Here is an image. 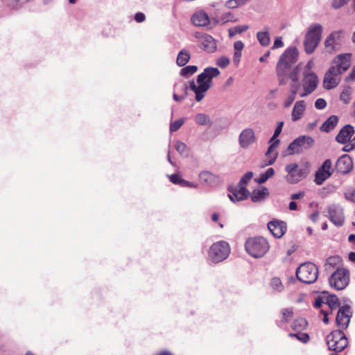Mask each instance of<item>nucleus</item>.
Here are the masks:
<instances>
[{
  "label": "nucleus",
  "mask_w": 355,
  "mask_h": 355,
  "mask_svg": "<svg viewBox=\"0 0 355 355\" xmlns=\"http://www.w3.org/2000/svg\"><path fill=\"white\" fill-rule=\"evenodd\" d=\"M253 178V173L248 171L245 173L240 179L236 186H229L227 188L230 192L228 196L230 200H248L250 191L247 189L246 186Z\"/></svg>",
  "instance_id": "3"
},
{
  "label": "nucleus",
  "mask_w": 355,
  "mask_h": 355,
  "mask_svg": "<svg viewBox=\"0 0 355 355\" xmlns=\"http://www.w3.org/2000/svg\"><path fill=\"white\" fill-rule=\"evenodd\" d=\"M255 141L256 137L253 130L251 128L243 130L239 135V145L243 148H248L250 145L254 144Z\"/></svg>",
  "instance_id": "18"
},
{
  "label": "nucleus",
  "mask_w": 355,
  "mask_h": 355,
  "mask_svg": "<svg viewBox=\"0 0 355 355\" xmlns=\"http://www.w3.org/2000/svg\"><path fill=\"white\" fill-rule=\"evenodd\" d=\"M349 0H333L332 6L335 9H338L343 6Z\"/></svg>",
  "instance_id": "52"
},
{
  "label": "nucleus",
  "mask_w": 355,
  "mask_h": 355,
  "mask_svg": "<svg viewBox=\"0 0 355 355\" xmlns=\"http://www.w3.org/2000/svg\"><path fill=\"white\" fill-rule=\"evenodd\" d=\"M341 31H334L327 36L324 44L327 52L332 53L339 51Z\"/></svg>",
  "instance_id": "15"
},
{
  "label": "nucleus",
  "mask_w": 355,
  "mask_h": 355,
  "mask_svg": "<svg viewBox=\"0 0 355 355\" xmlns=\"http://www.w3.org/2000/svg\"><path fill=\"white\" fill-rule=\"evenodd\" d=\"M350 94H351L350 88L347 87L340 94V98L341 101H343L345 103H348L350 100Z\"/></svg>",
  "instance_id": "44"
},
{
  "label": "nucleus",
  "mask_w": 355,
  "mask_h": 355,
  "mask_svg": "<svg viewBox=\"0 0 355 355\" xmlns=\"http://www.w3.org/2000/svg\"><path fill=\"white\" fill-rule=\"evenodd\" d=\"M337 59V64L331 67L324 75L323 86L326 89L336 87L340 82V75L346 71L350 66L349 55H340Z\"/></svg>",
  "instance_id": "1"
},
{
  "label": "nucleus",
  "mask_w": 355,
  "mask_h": 355,
  "mask_svg": "<svg viewBox=\"0 0 355 355\" xmlns=\"http://www.w3.org/2000/svg\"><path fill=\"white\" fill-rule=\"evenodd\" d=\"M327 304L333 310L338 306V299L336 295H331L328 297Z\"/></svg>",
  "instance_id": "43"
},
{
  "label": "nucleus",
  "mask_w": 355,
  "mask_h": 355,
  "mask_svg": "<svg viewBox=\"0 0 355 355\" xmlns=\"http://www.w3.org/2000/svg\"><path fill=\"white\" fill-rule=\"evenodd\" d=\"M169 179L171 182H173L175 184H180L181 185L182 178L179 176L178 174H173L169 176Z\"/></svg>",
  "instance_id": "50"
},
{
  "label": "nucleus",
  "mask_w": 355,
  "mask_h": 355,
  "mask_svg": "<svg viewBox=\"0 0 355 355\" xmlns=\"http://www.w3.org/2000/svg\"><path fill=\"white\" fill-rule=\"evenodd\" d=\"M283 125H284V122H282V121L279 122V123L275 130L273 136L270 139L269 142H272L273 141H275L276 139H277V137L280 135V133L282 130Z\"/></svg>",
  "instance_id": "46"
},
{
  "label": "nucleus",
  "mask_w": 355,
  "mask_h": 355,
  "mask_svg": "<svg viewBox=\"0 0 355 355\" xmlns=\"http://www.w3.org/2000/svg\"><path fill=\"white\" fill-rule=\"evenodd\" d=\"M349 270L338 268L329 278V284L336 290H343L349 284Z\"/></svg>",
  "instance_id": "9"
},
{
  "label": "nucleus",
  "mask_w": 355,
  "mask_h": 355,
  "mask_svg": "<svg viewBox=\"0 0 355 355\" xmlns=\"http://www.w3.org/2000/svg\"><path fill=\"white\" fill-rule=\"evenodd\" d=\"M191 21L195 26H205L209 24V18L205 12H198L193 15Z\"/></svg>",
  "instance_id": "24"
},
{
  "label": "nucleus",
  "mask_w": 355,
  "mask_h": 355,
  "mask_svg": "<svg viewBox=\"0 0 355 355\" xmlns=\"http://www.w3.org/2000/svg\"><path fill=\"white\" fill-rule=\"evenodd\" d=\"M283 46H284V42H282V38L281 37H277L275 40V42H274L273 46H272V49H275L281 48Z\"/></svg>",
  "instance_id": "58"
},
{
  "label": "nucleus",
  "mask_w": 355,
  "mask_h": 355,
  "mask_svg": "<svg viewBox=\"0 0 355 355\" xmlns=\"http://www.w3.org/2000/svg\"><path fill=\"white\" fill-rule=\"evenodd\" d=\"M270 145L268 148V150L266 153V155L268 156L275 148H277L279 146L280 141L279 139H276L275 141H273L272 142H270Z\"/></svg>",
  "instance_id": "48"
},
{
  "label": "nucleus",
  "mask_w": 355,
  "mask_h": 355,
  "mask_svg": "<svg viewBox=\"0 0 355 355\" xmlns=\"http://www.w3.org/2000/svg\"><path fill=\"white\" fill-rule=\"evenodd\" d=\"M197 83L199 85L198 89L202 91H207L211 87V82L206 78L203 73L198 76Z\"/></svg>",
  "instance_id": "29"
},
{
  "label": "nucleus",
  "mask_w": 355,
  "mask_h": 355,
  "mask_svg": "<svg viewBox=\"0 0 355 355\" xmlns=\"http://www.w3.org/2000/svg\"><path fill=\"white\" fill-rule=\"evenodd\" d=\"M198 70V67L195 65H190L181 69L180 74L183 76H188L195 73Z\"/></svg>",
  "instance_id": "38"
},
{
  "label": "nucleus",
  "mask_w": 355,
  "mask_h": 355,
  "mask_svg": "<svg viewBox=\"0 0 355 355\" xmlns=\"http://www.w3.org/2000/svg\"><path fill=\"white\" fill-rule=\"evenodd\" d=\"M288 336L290 337H295L297 340H299L300 341H301L303 343H306L309 340V336L306 333H300V332H298L296 334L290 333L288 334Z\"/></svg>",
  "instance_id": "39"
},
{
  "label": "nucleus",
  "mask_w": 355,
  "mask_h": 355,
  "mask_svg": "<svg viewBox=\"0 0 355 355\" xmlns=\"http://www.w3.org/2000/svg\"><path fill=\"white\" fill-rule=\"evenodd\" d=\"M220 21L223 23V24H225L228 21H233V22H235L236 21V19L234 16V15L230 12H225L224 13L221 17H220Z\"/></svg>",
  "instance_id": "41"
},
{
  "label": "nucleus",
  "mask_w": 355,
  "mask_h": 355,
  "mask_svg": "<svg viewBox=\"0 0 355 355\" xmlns=\"http://www.w3.org/2000/svg\"><path fill=\"white\" fill-rule=\"evenodd\" d=\"M299 87H296L295 85L290 87V94L284 102V106L285 107H288L291 105L296 98V95H299Z\"/></svg>",
  "instance_id": "27"
},
{
  "label": "nucleus",
  "mask_w": 355,
  "mask_h": 355,
  "mask_svg": "<svg viewBox=\"0 0 355 355\" xmlns=\"http://www.w3.org/2000/svg\"><path fill=\"white\" fill-rule=\"evenodd\" d=\"M352 315V312L349 306L345 305L341 306L338 311L336 318L337 326L343 329H347Z\"/></svg>",
  "instance_id": "14"
},
{
  "label": "nucleus",
  "mask_w": 355,
  "mask_h": 355,
  "mask_svg": "<svg viewBox=\"0 0 355 355\" xmlns=\"http://www.w3.org/2000/svg\"><path fill=\"white\" fill-rule=\"evenodd\" d=\"M307 326V322L304 318H300L298 319H296L293 323H292V328L293 330L296 331H300L301 330L304 329Z\"/></svg>",
  "instance_id": "35"
},
{
  "label": "nucleus",
  "mask_w": 355,
  "mask_h": 355,
  "mask_svg": "<svg viewBox=\"0 0 355 355\" xmlns=\"http://www.w3.org/2000/svg\"><path fill=\"white\" fill-rule=\"evenodd\" d=\"M230 253L229 244L223 241L214 243L209 249V259L214 262L218 263L227 258Z\"/></svg>",
  "instance_id": "8"
},
{
  "label": "nucleus",
  "mask_w": 355,
  "mask_h": 355,
  "mask_svg": "<svg viewBox=\"0 0 355 355\" xmlns=\"http://www.w3.org/2000/svg\"><path fill=\"white\" fill-rule=\"evenodd\" d=\"M285 170L287 173L286 180L291 184H295L304 178L308 174V170L306 168H299L295 163L290 164L286 166Z\"/></svg>",
  "instance_id": "12"
},
{
  "label": "nucleus",
  "mask_w": 355,
  "mask_h": 355,
  "mask_svg": "<svg viewBox=\"0 0 355 355\" xmlns=\"http://www.w3.org/2000/svg\"><path fill=\"white\" fill-rule=\"evenodd\" d=\"M146 19L145 15L142 12H137L135 15V20L137 22L141 23L143 22Z\"/></svg>",
  "instance_id": "57"
},
{
  "label": "nucleus",
  "mask_w": 355,
  "mask_h": 355,
  "mask_svg": "<svg viewBox=\"0 0 355 355\" xmlns=\"http://www.w3.org/2000/svg\"><path fill=\"white\" fill-rule=\"evenodd\" d=\"M194 120L195 122L200 125H207L211 123L209 116L203 113L196 114Z\"/></svg>",
  "instance_id": "32"
},
{
  "label": "nucleus",
  "mask_w": 355,
  "mask_h": 355,
  "mask_svg": "<svg viewBox=\"0 0 355 355\" xmlns=\"http://www.w3.org/2000/svg\"><path fill=\"white\" fill-rule=\"evenodd\" d=\"M325 216L336 226H342L344 223L345 216L343 209L337 205L332 204L329 206Z\"/></svg>",
  "instance_id": "13"
},
{
  "label": "nucleus",
  "mask_w": 355,
  "mask_h": 355,
  "mask_svg": "<svg viewBox=\"0 0 355 355\" xmlns=\"http://www.w3.org/2000/svg\"><path fill=\"white\" fill-rule=\"evenodd\" d=\"M216 64L221 68H225L230 64V59L227 57H220L217 60Z\"/></svg>",
  "instance_id": "47"
},
{
  "label": "nucleus",
  "mask_w": 355,
  "mask_h": 355,
  "mask_svg": "<svg viewBox=\"0 0 355 355\" xmlns=\"http://www.w3.org/2000/svg\"><path fill=\"white\" fill-rule=\"evenodd\" d=\"M254 180L256 182L261 184L266 182L268 180V178H266V175L263 173H262L259 175V178H256Z\"/></svg>",
  "instance_id": "60"
},
{
  "label": "nucleus",
  "mask_w": 355,
  "mask_h": 355,
  "mask_svg": "<svg viewBox=\"0 0 355 355\" xmlns=\"http://www.w3.org/2000/svg\"><path fill=\"white\" fill-rule=\"evenodd\" d=\"M319 211L318 210H316L315 211H313L311 215H310V219L315 223L318 221V218H319Z\"/></svg>",
  "instance_id": "63"
},
{
  "label": "nucleus",
  "mask_w": 355,
  "mask_h": 355,
  "mask_svg": "<svg viewBox=\"0 0 355 355\" xmlns=\"http://www.w3.org/2000/svg\"><path fill=\"white\" fill-rule=\"evenodd\" d=\"M190 53L186 49H182L177 57L176 63L180 67L185 66L190 60Z\"/></svg>",
  "instance_id": "28"
},
{
  "label": "nucleus",
  "mask_w": 355,
  "mask_h": 355,
  "mask_svg": "<svg viewBox=\"0 0 355 355\" xmlns=\"http://www.w3.org/2000/svg\"><path fill=\"white\" fill-rule=\"evenodd\" d=\"M297 49L293 46L288 48L280 56L276 67L279 85L286 83L288 71L291 66L297 62Z\"/></svg>",
  "instance_id": "2"
},
{
  "label": "nucleus",
  "mask_w": 355,
  "mask_h": 355,
  "mask_svg": "<svg viewBox=\"0 0 355 355\" xmlns=\"http://www.w3.org/2000/svg\"><path fill=\"white\" fill-rule=\"evenodd\" d=\"M345 197L347 200H354V198L355 199V188L349 189L345 193Z\"/></svg>",
  "instance_id": "54"
},
{
  "label": "nucleus",
  "mask_w": 355,
  "mask_h": 355,
  "mask_svg": "<svg viewBox=\"0 0 355 355\" xmlns=\"http://www.w3.org/2000/svg\"><path fill=\"white\" fill-rule=\"evenodd\" d=\"M299 71L300 68L298 66L295 67L294 69L290 73L289 78L291 80V83L290 84V87L293 85H295L296 87H299L298 84L299 83Z\"/></svg>",
  "instance_id": "37"
},
{
  "label": "nucleus",
  "mask_w": 355,
  "mask_h": 355,
  "mask_svg": "<svg viewBox=\"0 0 355 355\" xmlns=\"http://www.w3.org/2000/svg\"><path fill=\"white\" fill-rule=\"evenodd\" d=\"M225 6L229 9H234L239 7L237 0H228L225 2Z\"/></svg>",
  "instance_id": "51"
},
{
  "label": "nucleus",
  "mask_w": 355,
  "mask_h": 355,
  "mask_svg": "<svg viewBox=\"0 0 355 355\" xmlns=\"http://www.w3.org/2000/svg\"><path fill=\"white\" fill-rule=\"evenodd\" d=\"M306 105L304 101H297L292 111V119L293 121L300 120L305 111Z\"/></svg>",
  "instance_id": "23"
},
{
  "label": "nucleus",
  "mask_w": 355,
  "mask_h": 355,
  "mask_svg": "<svg viewBox=\"0 0 355 355\" xmlns=\"http://www.w3.org/2000/svg\"><path fill=\"white\" fill-rule=\"evenodd\" d=\"M314 139L309 136H300L295 139L288 146V155H293L295 153H300L305 150H307L313 146Z\"/></svg>",
  "instance_id": "11"
},
{
  "label": "nucleus",
  "mask_w": 355,
  "mask_h": 355,
  "mask_svg": "<svg viewBox=\"0 0 355 355\" xmlns=\"http://www.w3.org/2000/svg\"><path fill=\"white\" fill-rule=\"evenodd\" d=\"M355 81V66L353 67L352 72L345 78V81Z\"/></svg>",
  "instance_id": "62"
},
{
  "label": "nucleus",
  "mask_w": 355,
  "mask_h": 355,
  "mask_svg": "<svg viewBox=\"0 0 355 355\" xmlns=\"http://www.w3.org/2000/svg\"><path fill=\"white\" fill-rule=\"evenodd\" d=\"M246 252L254 258H261L268 251L270 246L262 236L251 237L245 243Z\"/></svg>",
  "instance_id": "5"
},
{
  "label": "nucleus",
  "mask_w": 355,
  "mask_h": 355,
  "mask_svg": "<svg viewBox=\"0 0 355 355\" xmlns=\"http://www.w3.org/2000/svg\"><path fill=\"white\" fill-rule=\"evenodd\" d=\"M340 257L337 256L329 257L324 264L325 271L331 270L340 262Z\"/></svg>",
  "instance_id": "33"
},
{
  "label": "nucleus",
  "mask_w": 355,
  "mask_h": 355,
  "mask_svg": "<svg viewBox=\"0 0 355 355\" xmlns=\"http://www.w3.org/2000/svg\"><path fill=\"white\" fill-rule=\"evenodd\" d=\"M318 83V77L314 72H304L301 84H298L300 97H305L313 93L316 89Z\"/></svg>",
  "instance_id": "7"
},
{
  "label": "nucleus",
  "mask_w": 355,
  "mask_h": 355,
  "mask_svg": "<svg viewBox=\"0 0 355 355\" xmlns=\"http://www.w3.org/2000/svg\"><path fill=\"white\" fill-rule=\"evenodd\" d=\"M336 170L340 173H349L353 167L351 157L348 155H342L336 162Z\"/></svg>",
  "instance_id": "19"
},
{
  "label": "nucleus",
  "mask_w": 355,
  "mask_h": 355,
  "mask_svg": "<svg viewBox=\"0 0 355 355\" xmlns=\"http://www.w3.org/2000/svg\"><path fill=\"white\" fill-rule=\"evenodd\" d=\"M263 174L266 175V178H268V180L272 177L275 174V170L272 168H268L265 173H263Z\"/></svg>",
  "instance_id": "64"
},
{
  "label": "nucleus",
  "mask_w": 355,
  "mask_h": 355,
  "mask_svg": "<svg viewBox=\"0 0 355 355\" xmlns=\"http://www.w3.org/2000/svg\"><path fill=\"white\" fill-rule=\"evenodd\" d=\"M270 287L273 292L279 293L283 291L284 286L279 277H273L270 281Z\"/></svg>",
  "instance_id": "31"
},
{
  "label": "nucleus",
  "mask_w": 355,
  "mask_h": 355,
  "mask_svg": "<svg viewBox=\"0 0 355 355\" xmlns=\"http://www.w3.org/2000/svg\"><path fill=\"white\" fill-rule=\"evenodd\" d=\"M249 26L248 25H239L228 30V34L230 37H233L237 34H241L243 32L248 30Z\"/></svg>",
  "instance_id": "34"
},
{
  "label": "nucleus",
  "mask_w": 355,
  "mask_h": 355,
  "mask_svg": "<svg viewBox=\"0 0 355 355\" xmlns=\"http://www.w3.org/2000/svg\"><path fill=\"white\" fill-rule=\"evenodd\" d=\"M268 229L275 238H281L286 232V225L284 221L274 220L268 223Z\"/></svg>",
  "instance_id": "17"
},
{
  "label": "nucleus",
  "mask_w": 355,
  "mask_h": 355,
  "mask_svg": "<svg viewBox=\"0 0 355 355\" xmlns=\"http://www.w3.org/2000/svg\"><path fill=\"white\" fill-rule=\"evenodd\" d=\"M199 180L201 184L207 186H214L220 182L218 176L209 171L201 172L199 174Z\"/></svg>",
  "instance_id": "21"
},
{
  "label": "nucleus",
  "mask_w": 355,
  "mask_h": 355,
  "mask_svg": "<svg viewBox=\"0 0 355 355\" xmlns=\"http://www.w3.org/2000/svg\"><path fill=\"white\" fill-rule=\"evenodd\" d=\"M305 196V193L304 191H299L297 193H293L291 195V200H298V199H300V198H302Z\"/></svg>",
  "instance_id": "56"
},
{
  "label": "nucleus",
  "mask_w": 355,
  "mask_h": 355,
  "mask_svg": "<svg viewBox=\"0 0 355 355\" xmlns=\"http://www.w3.org/2000/svg\"><path fill=\"white\" fill-rule=\"evenodd\" d=\"M323 27L320 24H311L305 34L304 40V51L307 54L314 52L320 42Z\"/></svg>",
  "instance_id": "4"
},
{
  "label": "nucleus",
  "mask_w": 355,
  "mask_h": 355,
  "mask_svg": "<svg viewBox=\"0 0 355 355\" xmlns=\"http://www.w3.org/2000/svg\"><path fill=\"white\" fill-rule=\"evenodd\" d=\"M338 122V117L336 115H331L321 125L320 130L325 132H329L337 125Z\"/></svg>",
  "instance_id": "26"
},
{
  "label": "nucleus",
  "mask_w": 355,
  "mask_h": 355,
  "mask_svg": "<svg viewBox=\"0 0 355 355\" xmlns=\"http://www.w3.org/2000/svg\"><path fill=\"white\" fill-rule=\"evenodd\" d=\"M180 89L184 92V94L182 96H178L177 94L173 93V99L177 102H180L183 99L185 98L187 94V89L188 87L186 83L182 84L180 85Z\"/></svg>",
  "instance_id": "40"
},
{
  "label": "nucleus",
  "mask_w": 355,
  "mask_h": 355,
  "mask_svg": "<svg viewBox=\"0 0 355 355\" xmlns=\"http://www.w3.org/2000/svg\"><path fill=\"white\" fill-rule=\"evenodd\" d=\"M243 47H244V44L241 41H236L234 42V48L235 51L241 52Z\"/></svg>",
  "instance_id": "59"
},
{
  "label": "nucleus",
  "mask_w": 355,
  "mask_h": 355,
  "mask_svg": "<svg viewBox=\"0 0 355 355\" xmlns=\"http://www.w3.org/2000/svg\"><path fill=\"white\" fill-rule=\"evenodd\" d=\"M269 191L265 187H259L254 189L249 196L251 200H262L268 198Z\"/></svg>",
  "instance_id": "25"
},
{
  "label": "nucleus",
  "mask_w": 355,
  "mask_h": 355,
  "mask_svg": "<svg viewBox=\"0 0 355 355\" xmlns=\"http://www.w3.org/2000/svg\"><path fill=\"white\" fill-rule=\"evenodd\" d=\"M175 150L181 155H183L187 149V145L181 141H178L175 143Z\"/></svg>",
  "instance_id": "45"
},
{
  "label": "nucleus",
  "mask_w": 355,
  "mask_h": 355,
  "mask_svg": "<svg viewBox=\"0 0 355 355\" xmlns=\"http://www.w3.org/2000/svg\"><path fill=\"white\" fill-rule=\"evenodd\" d=\"M354 128L351 125H345L336 137V140L340 144H346L354 133Z\"/></svg>",
  "instance_id": "20"
},
{
  "label": "nucleus",
  "mask_w": 355,
  "mask_h": 355,
  "mask_svg": "<svg viewBox=\"0 0 355 355\" xmlns=\"http://www.w3.org/2000/svg\"><path fill=\"white\" fill-rule=\"evenodd\" d=\"M202 73L211 82L212 78L217 77L220 74V71L215 67H207L204 69Z\"/></svg>",
  "instance_id": "36"
},
{
  "label": "nucleus",
  "mask_w": 355,
  "mask_h": 355,
  "mask_svg": "<svg viewBox=\"0 0 355 355\" xmlns=\"http://www.w3.org/2000/svg\"><path fill=\"white\" fill-rule=\"evenodd\" d=\"M241 57V52L235 51L234 54L233 61L236 64H238L240 62Z\"/></svg>",
  "instance_id": "61"
},
{
  "label": "nucleus",
  "mask_w": 355,
  "mask_h": 355,
  "mask_svg": "<svg viewBox=\"0 0 355 355\" xmlns=\"http://www.w3.org/2000/svg\"><path fill=\"white\" fill-rule=\"evenodd\" d=\"M292 315L293 311L291 309H286L282 311V318L284 320L286 321Z\"/></svg>",
  "instance_id": "53"
},
{
  "label": "nucleus",
  "mask_w": 355,
  "mask_h": 355,
  "mask_svg": "<svg viewBox=\"0 0 355 355\" xmlns=\"http://www.w3.org/2000/svg\"><path fill=\"white\" fill-rule=\"evenodd\" d=\"M297 278L304 284L314 283L318 277V268L312 262H305L300 265L295 272Z\"/></svg>",
  "instance_id": "6"
},
{
  "label": "nucleus",
  "mask_w": 355,
  "mask_h": 355,
  "mask_svg": "<svg viewBox=\"0 0 355 355\" xmlns=\"http://www.w3.org/2000/svg\"><path fill=\"white\" fill-rule=\"evenodd\" d=\"M257 38L260 44L263 46H267L270 44V38L269 33L267 31L257 32Z\"/></svg>",
  "instance_id": "30"
},
{
  "label": "nucleus",
  "mask_w": 355,
  "mask_h": 355,
  "mask_svg": "<svg viewBox=\"0 0 355 355\" xmlns=\"http://www.w3.org/2000/svg\"><path fill=\"white\" fill-rule=\"evenodd\" d=\"M329 349L335 352L343 351L348 345L347 338L340 329L334 331L327 337Z\"/></svg>",
  "instance_id": "10"
},
{
  "label": "nucleus",
  "mask_w": 355,
  "mask_h": 355,
  "mask_svg": "<svg viewBox=\"0 0 355 355\" xmlns=\"http://www.w3.org/2000/svg\"><path fill=\"white\" fill-rule=\"evenodd\" d=\"M207 91H202L200 90V89H198V90L196 91L195 92V94H196V100L198 101V102H200L205 96V93Z\"/></svg>",
  "instance_id": "55"
},
{
  "label": "nucleus",
  "mask_w": 355,
  "mask_h": 355,
  "mask_svg": "<svg viewBox=\"0 0 355 355\" xmlns=\"http://www.w3.org/2000/svg\"><path fill=\"white\" fill-rule=\"evenodd\" d=\"M184 118H182L178 120H176L173 122H171L170 124V131L171 132L177 131L178 130H179L181 128V126L184 124Z\"/></svg>",
  "instance_id": "42"
},
{
  "label": "nucleus",
  "mask_w": 355,
  "mask_h": 355,
  "mask_svg": "<svg viewBox=\"0 0 355 355\" xmlns=\"http://www.w3.org/2000/svg\"><path fill=\"white\" fill-rule=\"evenodd\" d=\"M327 106V102L323 98H318L315 102V107L318 110H322Z\"/></svg>",
  "instance_id": "49"
},
{
  "label": "nucleus",
  "mask_w": 355,
  "mask_h": 355,
  "mask_svg": "<svg viewBox=\"0 0 355 355\" xmlns=\"http://www.w3.org/2000/svg\"><path fill=\"white\" fill-rule=\"evenodd\" d=\"M202 48L209 52L213 53L216 49V44L215 40L209 35L205 34L201 41Z\"/></svg>",
  "instance_id": "22"
},
{
  "label": "nucleus",
  "mask_w": 355,
  "mask_h": 355,
  "mask_svg": "<svg viewBox=\"0 0 355 355\" xmlns=\"http://www.w3.org/2000/svg\"><path fill=\"white\" fill-rule=\"evenodd\" d=\"M331 166L330 159H326L322 166L317 171L315 175V182L320 185L322 184L331 175L329 169Z\"/></svg>",
  "instance_id": "16"
}]
</instances>
